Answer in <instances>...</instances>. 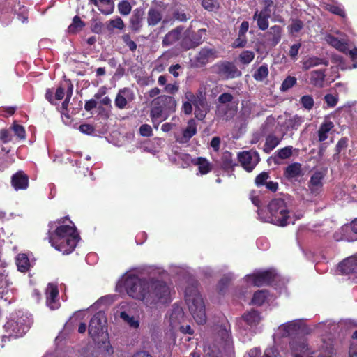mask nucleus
<instances>
[{"mask_svg":"<svg viewBox=\"0 0 357 357\" xmlns=\"http://www.w3.org/2000/svg\"><path fill=\"white\" fill-rule=\"evenodd\" d=\"M179 89V84L175 82L173 84H167L164 87V92L174 95L178 92Z\"/></svg>","mask_w":357,"mask_h":357,"instance_id":"obj_54","label":"nucleus"},{"mask_svg":"<svg viewBox=\"0 0 357 357\" xmlns=\"http://www.w3.org/2000/svg\"><path fill=\"white\" fill-rule=\"evenodd\" d=\"M31 324V318L27 314H22L7 321L4 328L9 337H19L26 333Z\"/></svg>","mask_w":357,"mask_h":357,"instance_id":"obj_8","label":"nucleus"},{"mask_svg":"<svg viewBox=\"0 0 357 357\" xmlns=\"http://www.w3.org/2000/svg\"><path fill=\"white\" fill-rule=\"evenodd\" d=\"M269 18L270 17L259 13V10H256L253 15V20L256 21L257 27L262 31H265L268 29Z\"/></svg>","mask_w":357,"mask_h":357,"instance_id":"obj_33","label":"nucleus"},{"mask_svg":"<svg viewBox=\"0 0 357 357\" xmlns=\"http://www.w3.org/2000/svg\"><path fill=\"white\" fill-rule=\"evenodd\" d=\"M303 26L304 24L301 20L293 19L291 24L288 26V29L291 35L295 36L303 29Z\"/></svg>","mask_w":357,"mask_h":357,"instance_id":"obj_44","label":"nucleus"},{"mask_svg":"<svg viewBox=\"0 0 357 357\" xmlns=\"http://www.w3.org/2000/svg\"><path fill=\"white\" fill-rule=\"evenodd\" d=\"M84 26V22L78 16H75L73 18V23L68 26V32L71 33H75L82 29Z\"/></svg>","mask_w":357,"mask_h":357,"instance_id":"obj_46","label":"nucleus"},{"mask_svg":"<svg viewBox=\"0 0 357 357\" xmlns=\"http://www.w3.org/2000/svg\"><path fill=\"white\" fill-rule=\"evenodd\" d=\"M121 286L124 287L130 297L142 301L145 304L149 281L141 279L132 273H126L118 282L117 287Z\"/></svg>","mask_w":357,"mask_h":357,"instance_id":"obj_5","label":"nucleus"},{"mask_svg":"<svg viewBox=\"0 0 357 357\" xmlns=\"http://www.w3.org/2000/svg\"><path fill=\"white\" fill-rule=\"evenodd\" d=\"M326 42L335 47L337 50L347 54V40L345 38L339 39L331 34H326L325 36Z\"/></svg>","mask_w":357,"mask_h":357,"instance_id":"obj_24","label":"nucleus"},{"mask_svg":"<svg viewBox=\"0 0 357 357\" xmlns=\"http://www.w3.org/2000/svg\"><path fill=\"white\" fill-rule=\"evenodd\" d=\"M323 7L325 10L331 12L333 14L339 15L342 17H345L344 10L340 5L324 3Z\"/></svg>","mask_w":357,"mask_h":357,"instance_id":"obj_43","label":"nucleus"},{"mask_svg":"<svg viewBox=\"0 0 357 357\" xmlns=\"http://www.w3.org/2000/svg\"><path fill=\"white\" fill-rule=\"evenodd\" d=\"M325 78L323 70H313L310 73V82L317 87H322Z\"/></svg>","mask_w":357,"mask_h":357,"instance_id":"obj_30","label":"nucleus"},{"mask_svg":"<svg viewBox=\"0 0 357 357\" xmlns=\"http://www.w3.org/2000/svg\"><path fill=\"white\" fill-rule=\"evenodd\" d=\"M194 165L198 167L199 172L201 174H206L211 170V165L204 158H195Z\"/></svg>","mask_w":357,"mask_h":357,"instance_id":"obj_34","label":"nucleus"},{"mask_svg":"<svg viewBox=\"0 0 357 357\" xmlns=\"http://www.w3.org/2000/svg\"><path fill=\"white\" fill-rule=\"evenodd\" d=\"M275 276L274 270L257 271L250 275H247L245 280L248 285L260 287L270 283Z\"/></svg>","mask_w":357,"mask_h":357,"instance_id":"obj_11","label":"nucleus"},{"mask_svg":"<svg viewBox=\"0 0 357 357\" xmlns=\"http://www.w3.org/2000/svg\"><path fill=\"white\" fill-rule=\"evenodd\" d=\"M269 178L268 173L262 172L259 174L255 178V183L257 185H266V183L268 182L267 180Z\"/></svg>","mask_w":357,"mask_h":357,"instance_id":"obj_58","label":"nucleus"},{"mask_svg":"<svg viewBox=\"0 0 357 357\" xmlns=\"http://www.w3.org/2000/svg\"><path fill=\"white\" fill-rule=\"evenodd\" d=\"M202 6L208 10L212 11L218 8L217 3L215 0H202Z\"/></svg>","mask_w":357,"mask_h":357,"instance_id":"obj_59","label":"nucleus"},{"mask_svg":"<svg viewBox=\"0 0 357 357\" xmlns=\"http://www.w3.org/2000/svg\"><path fill=\"white\" fill-rule=\"evenodd\" d=\"M122 40L131 51H135L137 49L136 43L131 40L130 36L128 34L123 35Z\"/></svg>","mask_w":357,"mask_h":357,"instance_id":"obj_57","label":"nucleus"},{"mask_svg":"<svg viewBox=\"0 0 357 357\" xmlns=\"http://www.w3.org/2000/svg\"><path fill=\"white\" fill-rule=\"evenodd\" d=\"M67 220L66 218H62L51 222L50 229L54 231L49 232L50 243L63 254H69L73 252L79 239L75 226L70 221H69L70 225L66 224Z\"/></svg>","mask_w":357,"mask_h":357,"instance_id":"obj_1","label":"nucleus"},{"mask_svg":"<svg viewBox=\"0 0 357 357\" xmlns=\"http://www.w3.org/2000/svg\"><path fill=\"white\" fill-rule=\"evenodd\" d=\"M183 28L178 26L169 33H167L162 40L163 46H170L177 42L180 37Z\"/></svg>","mask_w":357,"mask_h":357,"instance_id":"obj_27","label":"nucleus"},{"mask_svg":"<svg viewBox=\"0 0 357 357\" xmlns=\"http://www.w3.org/2000/svg\"><path fill=\"white\" fill-rule=\"evenodd\" d=\"M185 302L189 311L198 324L206 321L205 304L196 285L188 287L185 291Z\"/></svg>","mask_w":357,"mask_h":357,"instance_id":"obj_3","label":"nucleus"},{"mask_svg":"<svg viewBox=\"0 0 357 357\" xmlns=\"http://www.w3.org/2000/svg\"><path fill=\"white\" fill-rule=\"evenodd\" d=\"M290 349L293 357H309L312 353L304 340H293L290 343Z\"/></svg>","mask_w":357,"mask_h":357,"instance_id":"obj_22","label":"nucleus"},{"mask_svg":"<svg viewBox=\"0 0 357 357\" xmlns=\"http://www.w3.org/2000/svg\"><path fill=\"white\" fill-rule=\"evenodd\" d=\"M131 9V5L128 1H121L118 4V10L123 15H129Z\"/></svg>","mask_w":357,"mask_h":357,"instance_id":"obj_50","label":"nucleus"},{"mask_svg":"<svg viewBox=\"0 0 357 357\" xmlns=\"http://www.w3.org/2000/svg\"><path fill=\"white\" fill-rule=\"evenodd\" d=\"M324 99L328 106L331 107H335L337 102V98L331 94L326 95Z\"/></svg>","mask_w":357,"mask_h":357,"instance_id":"obj_62","label":"nucleus"},{"mask_svg":"<svg viewBox=\"0 0 357 357\" xmlns=\"http://www.w3.org/2000/svg\"><path fill=\"white\" fill-rule=\"evenodd\" d=\"M218 52L214 48L204 47L200 50L195 56V62L197 66H204L213 61L218 57Z\"/></svg>","mask_w":357,"mask_h":357,"instance_id":"obj_20","label":"nucleus"},{"mask_svg":"<svg viewBox=\"0 0 357 357\" xmlns=\"http://www.w3.org/2000/svg\"><path fill=\"white\" fill-rule=\"evenodd\" d=\"M166 319L173 330L178 329L184 320V312L183 308L177 305H174L169 311Z\"/></svg>","mask_w":357,"mask_h":357,"instance_id":"obj_15","label":"nucleus"},{"mask_svg":"<svg viewBox=\"0 0 357 357\" xmlns=\"http://www.w3.org/2000/svg\"><path fill=\"white\" fill-rule=\"evenodd\" d=\"M124 26L125 24L123 21L119 17H116L115 18L110 20L107 22V29L109 31H113L114 29L121 30L124 28Z\"/></svg>","mask_w":357,"mask_h":357,"instance_id":"obj_42","label":"nucleus"},{"mask_svg":"<svg viewBox=\"0 0 357 357\" xmlns=\"http://www.w3.org/2000/svg\"><path fill=\"white\" fill-rule=\"evenodd\" d=\"M325 172L323 171H316L311 176L308 188L312 196H317L321 192Z\"/></svg>","mask_w":357,"mask_h":357,"instance_id":"obj_18","label":"nucleus"},{"mask_svg":"<svg viewBox=\"0 0 357 357\" xmlns=\"http://www.w3.org/2000/svg\"><path fill=\"white\" fill-rule=\"evenodd\" d=\"M45 295L46 304L50 310H54L59 308V290L56 284L49 283L46 288Z\"/></svg>","mask_w":357,"mask_h":357,"instance_id":"obj_17","label":"nucleus"},{"mask_svg":"<svg viewBox=\"0 0 357 357\" xmlns=\"http://www.w3.org/2000/svg\"><path fill=\"white\" fill-rule=\"evenodd\" d=\"M215 72L225 79H233L241 75L237 67L229 62H222L215 66Z\"/></svg>","mask_w":357,"mask_h":357,"instance_id":"obj_14","label":"nucleus"},{"mask_svg":"<svg viewBox=\"0 0 357 357\" xmlns=\"http://www.w3.org/2000/svg\"><path fill=\"white\" fill-rule=\"evenodd\" d=\"M200 44V38L196 39L195 40H188V38H185L181 43V47L185 50H189L195 47Z\"/></svg>","mask_w":357,"mask_h":357,"instance_id":"obj_53","label":"nucleus"},{"mask_svg":"<svg viewBox=\"0 0 357 357\" xmlns=\"http://www.w3.org/2000/svg\"><path fill=\"white\" fill-rule=\"evenodd\" d=\"M301 105L307 109H310L314 105L313 98L310 96H303L301 100Z\"/></svg>","mask_w":357,"mask_h":357,"instance_id":"obj_55","label":"nucleus"},{"mask_svg":"<svg viewBox=\"0 0 357 357\" xmlns=\"http://www.w3.org/2000/svg\"><path fill=\"white\" fill-rule=\"evenodd\" d=\"M325 65L327 66L328 63L324 59L318 58V57H310L306 59L303 63V68L305 70H309L311 68L319 65Z\"/></svg>","mask_w":357,"mask_h":357,"instance_id":"obj_38","label":"nucleus"},{"mask_svg":"<svg viewBox=\"0 0 357 357\" xmlns=\"http://www.w3.org/2000/svg\"><path fill=\"white\" fill-rule=\"evenodd\" d=\"M294 148L291 146H287L282 149H279L277 152V156L280 159H288L293 155Z\"/></svg>","mask_w":357,"mask_h":357,"instance_id":"obj_47","label":"nucleus"},{"mask_svg":"<svg viewBox=\"0 0 357 357\" xmlns=\"http://www.w3.org/2000/svg\"><path fill=\"white\" fill-rule=\"evenodd\" d=\"M266 215H264L261 211L258 210L257 213L261 220L272 223L277 226H287L291 219L290 210L287 202L282 198H275L268 204Z\"/></svg>","mask_w":357,"mask_h":357,"instance_id":"obj_2","label":"nucleus"},{"mask_svg":"<svg viewBox=\"0 0 357 357\" xmlns=\"http://www.w3.org/2000/svg\"><path fill=\"white\" fill-rule=\"evenodd\" d=\"M263 5L264 8L261 10H259V13L271 17L273 1L272 0H264Z\"/></svg>","mask_w":357,"mask_h":357,"instance_id":"obj_52","label":"nucleus"},{"mask_svg":"<svg viewBox=\"0 0 357 357\" xmlns=\"http://www.w3.org/2000/svg\"><path fill=\"white\" fill-rule=\"evenodd\" d=\"M218 339L220 340L219 342L220 347L218 349L220 351H224L225 353H231L232 351V341L230 335V332L226 327H221L218 332Z\"/></svg>","mask_w":357,"mask_h":357,"instance_id":"obj_21","label":"nucleus"},{"mask_svg":"<svg viewBox=\"0 0 357 357\" xmlns=\"http://www.w3.org/2000/svg\"><path fill=\"white\" fill-rule=\"evenodd\" d=\"M102 28L103 24L100 22L95 21L91 25V31L95 33H100Z\"/></svg>","mask_w":357,"mask_h":357,"instance_id":"obj_64","label":"nucleus"},{"mask_svg":"<svg viewBox=\"0 0 357 357\" xmlns=\"http://www.w3.org/2000/svg\"><path fill=\"white\" fill-rule=\"evenodd\" d=\"M233 96L229 93H224L218 97V101L220 103V105L217 106L216 111L218 115H220L222 116L227 115V106L225 105L229 102H231L233 100Z\"/></svg>","mask_w":357,"mask_h":357,"instance_id":"obj_28","label":"nucleus"},{"mask_svg":"<svg viewBox=\"0 0 357 357\" xmlns=\"http://www.w3.org/2000/svg\"><path fill=\"white\" fill-rule=\"evenodd\" d=\"M241 166L247 171L251 172L259 161V155L255 151H243L238 155Z\"/></svg>","mask_w":357,"mask_h":357,"instance_id":"obj_13","label":"nucleus"},{"mask_svg":"<svg viewBox=\"0 0 357 357\" xmlns=\"http://www.w3.org/2000/svg\"><path fill=\"white\" fill-rule=\"evenodd\" d=\"M127 307V303H121L117 307L115 314H118L130 328L137 329L139 327V319L138 317L129 315L126 312Z\"/></svg>","mask_w":357,"mask_h":357,"instance_id":"obj_19","label":"nucleus"},{"mask_svg":"<svg viewBox=\"0 0 357 357\" xmlns=\"http://www.w3.org/2000/svg\"><path fill=\"white\" fill-rule=\"evenodd\" d=\"M139 133L143 137H151L153 135V130L150 125L142 124L139 128Z\"/></svg>","mask_w":357,"mask_h":357,"instance_id":"obj_56","label":"nucleus"},{"mask_svg":"<svg viewBox=\"0 0 357 357\" xmlns=\"http://www.w3.org/2000/svg\"><path fill=\"white\" fill-rule=\"evenodd\" d=\"M261 317L258 312L252 310L245 314L238 321V327L239 334L243 336V341L250 340L252 335V328L256 326L260 321Z\"/></svg>","mask_w":357,"mask_h":357,"instance_id":"obj_9","label":"nucleus"},{"mask_svg":"<svg viewBox=\"0 0 357 357\" xmlns=\"http://www.w3.org/2000/svg\"><path fill=\"white\" fill-rule=\"evenodd\" d=\"M296 83V79L294 77L288 76L282 82L280 89L281 91H287L293 87Z\"/></svg>","mask_w":357,"mask_h":357,"instance_id":"obj_49","label":"nucleus"},{"mask_svg":"<svg viewBox=\"0 0 357 357\" xmlns=\"http://www.w3.org/2000/svg\"><path fill=\"white\" fill-rule=\"evenodd\" d=\"M106 323V316L101 311L97 312L90 320L89 335L95 342H104L107 339Z\"/></svg>","mask_w":357,"mask_h":357,"instance_id":"obj_7","label":"nucleus"},{"mask_svg":"<svg viewBox=\"0 0 357 357\" xmlns=\"http://www.w3.org/2000/svg\"><path fill=\"white\" fill-rule=\"evenodd\" d=\"M171 301L169 287L164 282L151 280L145 299V304L151 308L158 307Z\"/></svg>","mask_w":357,"mask_h":357,"instance_id":"obj_4","label":"nucleus"},{"mask_svg":"<svg viewBox=\"0 0 357 357\" xmlns=\"http://www.w3.org/2000/svg\"><path fill=\"white\" fill-rule=\"evenodd\" d=\"M0 139L3 143L11 141V135L8 130L3 129L0 130Z\"/></svg>","mask_w":357,"mask_h":357,"instance_id":"obj_63","label":"nucleus"},{"mask_svg":"<svg viewBox=\"0 0 357 357\" xmlns=\"http://www.w3.org/2000/svg\"><path fill=\"white\" fill-rule=\"evenodd\" d=\"M135 99L132 90L129 88H123L119 91L114 100L115 106L119 109H123Z\"/></svg>","mask_w":357,"mask_h":357,"instance_id":"obj_16","label":"nucleus"},{"mask_svg":"<svg viewBox=\"0 0 357 357\" xmlns=\"http://www.w3.org/2000/svg\"><path fill=\"white\" fill-rule=\"evenodd\" d=\"M11 129L14 132L15 135L20 139H24L26 138V132L24 128L22 126L17 124L15 122L13 124Z\"/></svg>","mask_w":357,"mask_h":357,"instance_id":"obj_51","label":"nucleus"},{"mask_svg":"<svg viewBox=\"0 0 357 357\" xmlns=\"http://www.w3.org/2000/svg\"><path fill=\"white\" fill-rule=\"evenodd\" d=\"M282 137H277L273 134L268 135L266 138L264 151L269 153L280 143Z\"/></svg>","mask_w":357,"mask_h":357,"instance_id":"obj_29","label":"nucleus"},{"mask_svg":"<svg viewBox=\"0 0 357 357\" xmlns=\"http://www.w3.org/2000/svg\"><path fill=\"white\" fill-rule=\"evenodd\" d=\"M255 58V53L252 51H243L239 56L240 61L243 64H248L252 61Z\"/></svg>","mask_w":357,"mask_h":357,"instance_id":"obj_48","label":"nucleus"},{"mask_svg":"<svg viewBox=\"0 0 357 357\" xmlns=\"http://www.w3.org/2000/svg\"><path fill=\"white\" fill-rule=\"evenodd\" d=\"M11 183L15 190H25L28 187L29 179L26 175L19 172L12 176Z\"/></svg>","mask_w":357,"mask_h":357,"instance_id":"obj_25","label":"nucleus"},{"mask_svg":"<svg viewBox=\"0 0 357 357\" xmlns=\"http://www.w3.org/2000/svg\"><path fill=\"white\" fill-rule=\"evenodd\" d=\"M162 15L157 9L151 8L148 12L147 22L149 25L155 26L158 24L162 20Z\"/></svg>","mask_w":357,"mask_h":357,"instance_id":"obj_37","label":"nucleus"},{"mask_svg":"<svg viewBox=\"0 0 357 357\" xmlns=\"http://www.w3.org/2000/svg\"><path fill=\"white\" fill-rule=\"evenodd\" d=\"M339 270L343 274L357 273V254L342 261L339 264Z\"/></svg>","mask_w":357,"mask_h":357,"instance_id":"obj_23","label":"nucleus"},{"mask_svg":"<svg viewBox=\"0 0 357 357\" xmlns=\"http://www.w3.org/2000/svg\"><path fill=\"white\" fill-rule=\"evenodd\" d=\"M197 132V123L193 119L187 122V125L182 128L180 132L174 134L176 141L179 144H187Z\"/></svg>","mask_w":357,"mask_h":357,"instance_id":"obj_12","label":"nucleus"},{"mask_svg":"<svg viewBox=\"0 0 357 357\" xmlns=\"http://www.w3.org/2000/svg\"><path fill=\"white\" fill-rule=\"evenodd\" d=\"M265 357H280V353L275 346L268 347L264 351Z\"/></svg>","mask_w":357,"mask_h":357,"instance_id":"obj_60","label":"nucleus"},{"mask_svg":"<svg viewBox=\"0 0 357 357\" xmlns=\"http://www.w3.org/2000/svg\"><path fill=\"white\" fill-rule=\"evenodd\" d=\"M221 165L225 169H229L236 165L233 158L232 154L229 151H225L222 153L221 157Z\"/></svg>","mask_w":357,"mask_h":357,"instance_id":"obj_40","label":"nucleus"},{"mask_svg":"<svg viewBox=\"0 0 357 357\" xmlns=\"http://www.w3.org/2000/svg\"><path fill=\"white\" fill-rule=\"evenodd\" d=\"M15 263L18 271L20 272H26L31 266L29 258L24 253L19 254L16 257Z\"/></svg>","mask_w":357,"mask_h":357,"instance_id":"obj_31","label":"nucleus"},{"mask_svg":"<svg viewBox=\"0 0 357 357\" xmlns=\"http://www.w3.org/2000/svg\"><path fill=\"white\" fill-rule=\"evenodd\" d=\"M98 10L104 15H110L114 9L113 0H98V4L96 6Z\"/></svg>","mask_w":357,"mask_h":357,"instance_id":"obj_32","label":"nucleus"},{"mask_svg":"<svg viewBox=\"0 0 357 357\" xmlns=\"http://www.w3.org/2000/svg\"><path fill=\"white\" fill-rule=\"evenodd\" d=\"M269 73L268 65L263 64L259 66L253 73V78L257 82L264 81Z\"/></svg>","mask_w":357,"mask_h":357,"instance_id":"obj_39","label":"nucleus"},{"mask_svg":"<svg viewBox=\"0 0 357 357\" xmlns=\"http://www.w3.org/2000/svg\"><path fill=\"white\" fill-rule=\"evenodd\" d=\"M268 292L265 290H259L255 293L252 303L257 305H261L267 298Z\"/></svg>","mask_w":357,"mask_h":357,"instance_id":"obj_45","label":"nucleus"},{"mask_svg":"<svg viewBox=\"0 0 357 357\" xmlns=\"http://www.w3.org/2000/svg\"><path fill=\"white\" fill-rule=\"evenodd\" d=\"M333 127L334 125L331 121H326L323 123L318 130L319 140L320 142L325 141L328 138V132Z\"/></svg>","mask_w":357,"mask_h":357,"instance_id":"obj_35","label":"nucleus"},{"mask_svg":"<svg viewBox=\"0 0 357 357\" xmlns=\"http://www.w3.org/2000/svg\"><path fill=\"white\" fill-rule=\"evenodd\" d=\"M282 28L278 25L271 26L267 34L271 38H270L272 44L276 45L281 40Z\"/></svg>","mask_w":357,"mask_h":357,"instance_id":"obj_36","label":"nucleus"},{"mask_svg":"<svg viewBox=\"0 0 357 357\" xmlns=\"http://www.w3.org/2000/svg\"><path fill=\"white\" fill-rule=\"evenodd\" d=\"M176 107L175 99L169 96H158L151 102L150 117L167 119Z\"/></svg>","mask_w":357,"mask_h":357,"instance_id":"obj_6","label":"nucleus"},{"mask_svg":"<svg viewBox=\"0 0 357 357\" xmlns=\"http://www.w3.org/2000/svg\"><path fill=\"white\" fill-rule=\"evenodd\" d=\"M203 103H202L201 108L195 110V115L199 120H202L206 116L208 110V108H203Z\"/></svg>","mask_w":357,"mask_h":357,"instance_id":"obj_61","label":"nucleus"},{"mask_svg":"<svg viewBox=\"0 0 357 357\" xmlns=\"http://www.w3.org/2000/svg\"><path fill=\"white\" fill-rule=\"evenodd\" d=\"M304 121V119L297 115L289 116L285 120V126L287 128L297 129Z\"/></svg>","mask_w":357,"mask_h":357,"instance_id":"obj_41","label":"nucleus"},{"mask_svg":"<svg viewBox=\"0 0 357 357\" xmlns=\"http://www.w3.org/2000/svg\"><path fill=\"white\" fill-rule=\"evenodd\" d=\"M311 330L305 325L304 320L297 319L281 324L275 335V337H288L298 333H309Z\"/></svg>","mask_w":357,"mask_h":357,"instance_id":"obj_10","label":"nucleus"},{"mask_svg":"<svg viewBox=\"0 0 357 357\" xmlns=\"http://www.w3.org/2000/svg\"><path fill=\"white\" fill-rule=\"evenodd\" d=\"M284 176L292 180L302 175V165L298 162H294L289 165L284 169Z\"/></svg>","mask_w":357,"mask_h":357,"instance_id":"obj_26","label":"nucleus"}]
</instances>
